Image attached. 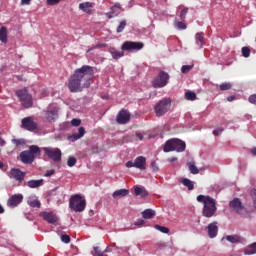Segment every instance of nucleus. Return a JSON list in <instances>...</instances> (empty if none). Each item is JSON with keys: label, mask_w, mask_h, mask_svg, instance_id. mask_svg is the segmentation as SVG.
Segmentation results:
<instances>
[{"label": "nucleus", "mask_w": 256, "mask_h": 256, "mask_svg": "<svg viewBox=\"0 0 256 256\" xmlns=\"http://www.w3.org/2000/svg\"><path fill=\"white\" fill-rule=\"evenodd\" d=\"M220 91H229L232 89V83L224 82L219 85Z\"/></svg>", "instance_id": "nucleus-36"}, {"label": "nucleus", "mask_w": 256, "mask_h": 256, "mask_svg": "<svg viewBox=\"0 0 256 256\" xmlns=\"http://www.w3.org/2000/svg\"><path fill=\"white\" fill-rule=\"evenodd\" d=\"M151 168H152L153 172L158 171V166H157V163L155 161L151 162Z\"/></svg>", "instance_id": "nucleus-55"}, {"label": "nucleus", "mask_w": 256, "mask_h": 256, "mask_svg": "<svg viewBox=\"0 0 256 256\" xmlns=\"http://www.w3.org/2000/svg\"><path fill=\"white\" fill-rule=\"evenodd\" d=\"M144 223H145V221L143 219H139V220L136 221L135 225L136 226H142V225H144Z\"/></svg>", "instance_id": "nucleus-57"}, {"label": "nucleus", "mask_w": 256, "mask_h": 256, "mask_svg": "<svg viewBox=\"0 0 256 256\" xmlns=\"http://www.w3.org/2000/svg\"><path fill=\"white\" fill-rule=\"evenodd\" d=\"M186 149V145L185 142L178 139V138H172L166 141L163 151L165 153H169V152H184V150Z\"/></svg>", "instance_id": "nucleus-4"}, {"label": "nucleus", "mask_w": 256, "mask_h": 256, "mask_svg": "<svg viewBox=\"0 0 256 256\" xmlns=\"http://www.w3.org/2000/svg\"><path fill=\"white\" fill-rule=\"evenodd\" d=\"M91 8H93V3L91 2H83L79 4V9L88 15L93 14V10H91Z\"/></svg>", "instance_id": "nucleus-22"}, {"label": "nucleus", "mask_w": 256, "mask_h": 256, "mask_svg": "<svg viewBox=\"0 0 256 256\" xmlns=\"http://www.w3.org/2000/svg\"><path fill=\"white\" fill-rule=\"evenodd\" d=\"M71 125L74 127H79L81 125V119H77V118L72 119Z\"/></svg>", "instance_id": "nucleus-50"}, {"label": "nucleus", "mask_w": 256, "mask_h": 256, "mask_svg": "<svg viewBox=\"0 0 256 256\" xmlns=\"http://www.w3.org/2000/svg\"><path fill=\"white\" fill-rule=\"evenodd\" d=\"M94 256H108L107 254H104L101 249H99V246H94Z\"/></svg>", "instance_id": "nucleus-43"}, {"label": "nucleus", "mask_w": 256, "mask_h": 256, "mask_svg": "<svg viewBox=\"0 0 256 256\" xmlns=\"http://www.w3.org/2000/svg\"><path fill=\"white\" fill-rule=\"evenodd\" d=\"M174 26L178 30H186V28H187V25L184 22H182V21H175L174 22Z\"/></svg>", "instance_id": "nucleus-39"}, {"label": "nucleus", "mask_w": 256, "mask_h": 256, "mask_svg": "<svg viewBox=\"0 0 256 256\" xmlns=\"http://www.w3.org/2000/svg\"><path fill=\"white\" fill-rule=\"evenodd\" d=\"M24 200V196L22 194H14L12 195L8 201L7 206L10 208L18 207Z\"/></svg>", "instance_id": "nucleus-14"}, {"label": "nucleus", "mask_w": 256, "mask_h": 256, "mask_svg": "<svg viewBox=\"0 0 256 256\" xmlns=\"http://www.w3.org/2000/svg\"><path fill=\"white\" fill-rule=\"evenodd\" d=\"M41 216L46 222L50 224L57 223V216L51 212H43Z\"/></svg>", "instance_id": "nucleus-21"}, {"label": "nucleus", "mask_w": 256, "mask_h": 256, "mask_svg": "<svg viewBox=\"0 0 256 256\" xmlns=\"http://www.w3.org/2000/svg\"><path fill=\"white\" fill-rule=\"evenodd\" d=\"M27 202L32 208H41V201L37 198L30 197Z\"/></svg>", "instance_id": "nucleus-29"}, {"label": "nucleus", "mask_w": 256, "mask_h": 256, "mask_svg": "<svg viewBox=\"0 0 256 256\" xmlns=\"http://www.w3.org/2000/svg\"><path fill=\"white\" fill-rule=\"evenodd\" d=\"M20 158L24 164H32L33 161H35V155L31 154L29 150L22 151L20 153Z\"/></svg>", "instance_id": "nucleus-17"}, {"label": "nucleus", "mask_w": 256, "mask_h": 256, "mask_svg": "<svg viewBox=\"0 0 256 256\" xmlns=\"http://www.w3.org/2000/svg\"><path fill=\"white\" fill-rule=\"evenodd\" d=\"M251 154H252L253 156H256V147H253V148L251 149Z\"/></svg>", "instance_id": "nucleus-62"}, {"label": "nucleus", "mask_w": 256, "mask_h": 256, "mask_svg": "<svg viewBox=\"0 0 256 256\" xmlns=\"http://www.w3.org/2000/svg\"><path fill=\"white\" fill-rule=\"evenodd\" d=\"M125 28H126V21L123 20L120 22L119 26L117 27V33H122Z\"/></svg>", "instance_id": "nucleus-46"}, {"label": "nucleus", "mask_w": 256, "mask_h": 256, "mask_svg": "<svg viewBox=\"0 0 256 256\" xmlns=\"http://www.w3.org/2000/svg\"><path fill=\"white\" fill-rule=\"evenodd\" d=\"M31 1H32V0H21V5H22V6L30 5V4H31Z\"/></svg>", "instance_id": "nucleus-56"}, {"label": "nucleus", "mask_w": 256, "mask_h": 256, "mask_svg": "<svg viewBox=\"0 0 256 256\" xmlns=\"http://www.w3.org/2000/svg\"><path fill=\"white\" fill-rule=\"evenodd\" d=\"M60 2H61V0H46V3L48 6L59 5Z\"/></svg>", "instance_id": "nucleus-49"}, {"label": "nucleus", "mask_w": 256, "mask_h": 256, "mask_svg": "<svg viewBox=\"0 0 256 256\" xmlns=\"http://www.w3.org/2000/svg\"><path fill=\"white\" fill-rule=\"evenodd\" d=\"M169 80V74L164 72V71H160L158 76L153 80L152 82V86L153 88H163L167 85Z\"/></svg>", "instance_id": "nucleus-9"}, {"label": "nucleus", "mask_w": 256, "mask_h": 256, "mask_svg": "<svg viewBox=\"0 0 256 256\" xmlns=\"http://www.w3.org/2000/svg\"><path fill=\"white\" fill-rule=\"evenodd\" d=\"M171 109V100L170 98H163L159 100L154 106V112L156 117L160 118L166 115Z\"/></svg>", "instance_id": "nucleus-5"}, {"label": "nucleus", "mask_w": 256, "mask_h": 256, "mask_svg": "<svg viewBox=\"0 0 256 256\" xmlns=\"http://www.w3.org/2000/svg\"><path fill=\"white\" fill-rule=\"evenodd\" d=\"M16 96L18 97L23 108L30 109L33 107V96L27 89L17 90Z\"/></svg>", "instance_id": "nucleus-6"}, {"label": "nucleus", "mask_w": 256, "mask_h": 256, "mask_svg": "<svg viewBox=\"0 0 256 256\" xmlns=\"http://www.w3.org/2000/svg\"><path fill=\"white\" fill-rule=\"evenodd\" d=\"M104 47H105V44H104V43H98V44H96V45L90 47V48L86 51V53L89 54V53H91V51H93V50H95V49H101V48H104Z\"/></svg>", "instance_id": "nucleus-41"}, {"label": "nucleus", "mask_w": 256, "mask_h": 256, "mask_svg": "<svg viewBox=\"0 0 256 256\" xmlns=\"http://www.w3.org/2000/svg\"><path fill=\"white\" fill-rule=\"evenodd\" d=\"M249 102H250L251 104L256 105V94L250 95V97H249Z\"/></svg>", "instance_id": "nucleus-53"}, {"label": "nucleus", "mask_w": 256, "mask_h": 256, "mask_svg": "<svg viewBox=\"0 0 256 256\" xmlns=\"http://www.w3.org/2000/svg\"><path fill=\"white\" fill-rule=\"evenodd\" d=\"M226 239H227V241H229L233 244L239 243L241 240L240 236H238V235H227Z\"/></svg>", "instance_id": "nucleus-35"}, {"label": "nucleus", "mask_w": 256, "mask_h": 256, "mask_svg": "<svg viewBox=\"0 0 256 256\" xmlns=\"http://www.w3.org/2000/svg\"><path fill=\"white\" fill-rule=\"evenodd\" d=\"M136 137H137L140 141L143 140V135H142V133H140V132H136Z\"/></svg>", "instance_id": "nucleus-59"}, {"label": "nucleus", "mask_w": 256, "mask_h": 256, "mask_svg": "<svg viewBox=\"0 0 256 256\" xmlns=\"http://www.w3.org/2000/svg\"><path fill=\"white\" fill-rule=\"evenodd\" d=\"M186 165H187L191 174H193V175L199 174V169L196 167V164H195L194 160L187 161Z\"/></svg>", "instance_id": "nucleus-26"}, {"label": "nucleus", "mask_w": 256, "mask_h": 256, "mask_svg": "<svg viewBox=\"0 0 256 256\" xmlns=\"http://www.w3.org/2000/svg\"><path fill=\"white\" fill-rule=\"evenodd\" d=\"M195 39H196L197 45L200 48H202L203 44H204V33L203 32L197 33L196 36H195Z\"/></svg>", "instance_id": "nucleus-32"}, {"label": "nucleus", "mask_w": 256, "mask_h": 256, "mask_svg": "<svg viewBox=\"0 0 256 256\" xmlns=\"http://www.w3.org/2000/svg\"><path fill=\"white\" fill-rule=\"evenodd\" d=\"M134 192L136 196L146 197L148 195V192L145 189L138 186L135 187Z\"/></svg>", "instance_id": "nucleus-34"}, {"label": "nucleus", "mask_w": 256, "mask_h": 256, "mask_svg": "<svg viewBox=\"0 0 256 256\" xmlns=\"http://www.w3.org/2000/svg\"><path fill=\"white\" fill-rule=\"evenodd\" d=\"M167 161H168L169 163H173V162L177 161V157H169V158L167 159Z\"/></svg>", "instance_id": "nucleus-58"}, {"label": "nucleus", "mask_w": 256, "mask_h": 256, "mask_svg": "<svg viewBox=\"0 0 256 256\" xmlns=\"http://www.w3.org/2000/svg\"><path fill=\"white\" fill-rule=\"evenodd\" d=\"M77 164V158L70 156L67 160L68 167H74Z\"/></svg>", "instance_id": "nucleus-40"}, {"label": "nucleus", "mask_w": 256, "mask_h": 256, "mask_svg": "<svg viewBox=\"0 0 256 256\" xmlns=\"http://www.w3.org/2000/svg\"><path fill=\"white\" fill-rule=\"evenodd\" d=\"M21 124H22V128L29 132H33L38 128L37 123L33 121L32 117L23 118L21 121Z\"/></svg>", "instance_id": "nucleus-13"}, {"label": "nucleus", "mask_w": 256, "mask_h": 256, "mask_svg": "<svg viewBox=\"0 0 256 256\" xmlns=\"http://www.w3.org/2000/svg\"><path fill=\"white\" fill-rule=\"evenodd\" d=\"M154 228L158 231H160L161 233H164V234H168L170 232V229L166 226H161L159 224H156L154 226Z\"/></svg>", "instance_id": "nucleus-38"}, {"label": "nucleus", "mask_w": 256, "mask_h": 256, "mask_svg": "<svg viewBox=\"0 0 256 256\" xmlns=\"http://www.w3.org/2000/svg\"><path fill=\"white\" fill-rule=\"evenodd\" d=\"M208 229V236L213 239L217 236L218 234V226H217V222L214 221L212 223H210L207 227Z\"/></svg>", "instance_id": "nucleus-20"}, {"label": "nucleus", "mask_w": 256, "mask_h": 256, "mask_svg": "<svg viewBox=\"0 0 256 256\" xmlns=\"http://www.w3.org/2000/svg\"><path fill=\"white\" fill-rule=\"evenodd\" d=\"M61 241L66 244H69L71 242V236H69L68 234H62Z\"/></svg>", "instance_id": "nucleus-47"}, {"label": "nucleus", "mask_w": 256, "mask_h": 256, "mask_svg": "<svg viewBox=\"0 0 256 256\" xmlns=\"http://www.w3.org/2000/svg\"><path fill=\"white\" fill-rule=\"evenodd\" d=\"M110 54L112 55V58L114 60H118L120 58H122L124 56V52L123 51H119V50H115V49H111L110 50Z\"/></svg>", "instance_id": "nucleus-31"}, {"label": "nucleus", "mask_w": 256, "mask_h": 256, "mask_svg": "<svg viewBox=\"0 0 256 256\" xmlns=\"http://www.w3.org/2000/svg\"><path fill=\"white\" fill-rule=\"evenodd\" d=\"M4 168H5V164L2 161H0V169L3 170Z\"/></svg>", "instance_id": "nucleus-64"}, {"label": "nucleus", "mask_w": 256, "mask_h": 256, "mask_svg": "<svg viewBox=\"0 0 256 256\" xmlns=\"http://www.w3.org/2000/svg\"><path fill=\"white\" fill-rule=\"evenodd\" d=\"M57 107L50 105L48 107V110L46 111V119L48 122H55V119L57 118Z\"/></svg>", "instance_id": "nucleus-18"}, {"label": "nucleus", "mask_w": 256, "mask_h": 256, "mask_svg": "<svg viewBox=\"0 0 256 256\" xmlns=\"http://www.w3.org/2000/svg\"><path fill=\"white\" fill-rule=\"evenodd\" d=\"M245 255H254L256 254V242L248 245L244 251Z\"/></svg>", "instance_id": "nucleus-30"}, {"label": "nucleus", "mask_w": 256, "mask_h": 256, "mask_svg": "<svg viewBox=\"0 0 256 256\" xmlns=\"http://www.w3.org/2000/svg\"><path fill=\"white\" fill-rule=\"evenodd\" d=\"M125 166L127 168H136L140 171H145L147 168L146 158L144 156H138L134 159V161H127Z\"/></svg>", "instance_id": "nucleus-8"}, {"label": "nucleus", "mask_w": 256, "mask_h": 256, "mask_svg": "<svg viewBox=\"0 0 256 256\" xmlns=\"http://www.w3.org/2000/svg\"><path fill=\"white\" fill-rule=\"evenodd\" d=\"M0 41L4 44L8 43V29L5 26L0 28Z\"/></svg>", "instance_id": "nucleus-25"}, {"label": "nucleus", "mask_w": 256, "mask_h": 256, "mask_svg": "<svg viewBox=\"0 0 256 256\" xmlns=\"http://www.w3.org/2000/svg\"><path fill=\"white\" fill-rule=\"evenodd\" d=\"M251 196H252L253 206L256 209V189L251 190Z\"/></svg>", "instance_id": "nucleus-51"}, {"label": "nucleus", "mask_w": 256, "mask_h": 256, "mask_svg": "<svg viewBox=\"0 0 256 256\" xmlns=\"http://www.w3.org/2000/svg\"><path fill=\"white\" fill-rule=\"evenodd\" d=\"M128 194H129V190L122 188V189H118V190L114 191L112 196L114 199L118 200V199L128 196Z\"/></svg>", "instance_id": "nucleus-23"}, {"label": "nucleus", "mask_w": 256, "mask_h": 256, "mask_svg": "<svg viewBox=\"0 0 256 256\" xmlns=\"http://www.w3.org/2000/svg\"><path fill=\"white\" fill-rule=\"evenodd\" d=\"M26 175H27V173L25 171H22L19 168H12L10 170L9 177H10V179H14L18 183H22L25 180Z\"/></svg>", "instance_id": "nucleus-12"}, {"label": "nucleus", "mask_w": 256, "mask_h": 256, "mask_svg": "<svg viewBox=\"0 0 256 256\" xmlns=\"http://www.w3.org/2000/svg\"><path fill=\"white\" fill-rule=\"evenodd\" d=\"M69 208L76 213H81L87 208V200L81 194H74L69 199Z\"/></svg>", "instance_id": "nucleus-3"}, {"label": "nucleus", "mask_w": 256, "mask_h": 256, "mask_svg": "<svg viewBox=\"0 0 256 256\" xmlns=\"http://www.w3.org/2000/svg\"><path fill=\"white\" fill-rule=\"evenodd\" d=\"M250 53H251V51H250L249 47L245 46L242 48V54H243L244 58H249Z\"/></svg>", "instance_id": "nucleus-48"}, {"label": "nucleus", "mask_w": 256, "mask_h": 256, "mask_svg": "<svg viewBox=\"0 0 256 256\" xmlns=\"http://www.w3.org/2000/svg\"><path fill=\"white\" fill-rule=\"evenodd\" d=\"M179 182L188 188L189 191L194 189V183L188 178H180Z\"/></svg>", "instance_id": "nucleus-28"}, {"label": "nucleus", "mask_w": 256, "mask_h": 256, "mask_svg": "<svg viewBox=\"0 0 256 256\" xmlns=\"http://www.w3.org/2000/svg\"><path fill=\"white\" fill-rule=\"evenodd\" d=\"M236 99V97L234 96V95H231V96H228L227 97V101L228 102H232V101H234Z\"/></svg>", "instance_id": "nucleus-60"}, {"label": "nucleus", "mask_w": 256, "mask_h": 256, "mask_svg": "<svg viewBox=\"0 0 256 256\" xmlns=\"http://www.w3.org/2000/svg\"><path fill=\"white\" fill-rule=\"evenodd\" d=\"M28 152L31 153V155H33V156L41 155V148H39V146H37V145H31L29 147Z\"/></svg>", "instance_id": "nucleus-33"}, {"label": "nucleus", "mask_w": 256, "mask_h": 256, "mask_svg": "<svg viewBox=\"0 0 256 256\" xmlns=\"http://www.w3.org/2000/svg\"><path fill=\"white\" fill-rule=\"evenodd\" d=\"M12 143L16 147L24 146L25 145V139H12Z\"/></svg>", "instance_id": "nucleus-42"}, {"label": "nucleus", "mask_w": 256, "mask_h": 256, "mask_svg": "<svg viewBox=\"0 0 256 256\" xmlns=\"http://www.w3.org/2000/svg\"><path fill=\"white\" fill-rule=\"evenodd\" d=\"M122 8L120 3H115L111 8L110 11L105 14L107 19H113L118 17L121 14Z\"/></svg>", "instance_id": "nucleus-16"}, {"label": "nucleus", "mask_w": 256, "mask_h": 256, "mask_svg": "<svg viewBox=\"0 0 256 256\" xmlns=\"http://www.w3.org/2000/svg\"><path fill=\"white\" fill-rule=\"evenodd\" d=\"M185 97H186V100L188 101H195L197 98V95L195 94V92L187 91L185 93Z\"/></svg>", "instance_id": "nucleus-37"}, {"label": "nucleus", "mask_w": 256, "mask_h": 256, "mask_svg": "<svg viewBox=\"0 0 256 256\" xmlns=\"http://www.w3.org/2000/svg\"><path fill=\"white\" fill-rule=\"evenodd\" d=\"M229 207L232 212H235L240 216H243V217L248 216L247 208L242 205V202L239 198H234L233 200H231Z\"/></svg>", "instance_id": "nucleus-7"}, {"label": "nucleus", "mask_w": 256, "mask_h": 256, "mask_svg": "<svg viewBox=\"0 0 256 256\" xmlns=\"http://www.w3.org/2000/svg\"><path fill=\"white\" fill-rule=\"evenodd\" d=\"M189 9L187 7L183 8V10L180 12V20L185 21L186 15L188 13Z\"/></svg>", "instance_id": "nucleus-45"}, {"label": "nucleus", "mask_w": 256, "mask_h": 256, "mask_svg": "<svg viewBox=\"0 0 256 256\" xmlns=\"http://www.w3.org/2000/svg\"><path fill=\"white\" fill-rule=\"evenodd\" d=\"M155 215H156L155 210L150 209V208L145 209V210L142 212V217H143L144 219H146V220H149V219L154 218Z\"/></svg>", "instance_id": "nucleus-27"}, {"label": "nucleus", "mask_w": 256, "mask_h": 256, "mask_svg": "<svg viewBox=\"0 0 256 256\" xmlns=\"http://www.w3.org/2000/svg\"><path fill=\"white\" fill-rule=\"evenodd\" d=\"M197 201L204 205L203 211H202V214L204 217L211 218L215 215L217 211V207H216V202L212 197H210L209 195L205 196L200 194L197 196Z\"/></svg>", "instance_id": "nucleus-2"}, {"label": "nucleus", "mask_w": 256, "mask_h": 256, "mask_svg": "<svg viewBox=\"0 0 256 256\" xmlns=\"http://www.w3.org/2000/svg\"><path fill=\"white\" fill-rule=\"evenodd\" d=\"M144 47L142 42L125 41L121 47L122 51H140Z\"/></svg>", "instance_id": "nucleus-11"}, {"label": "nucleus", "mask_w": 256, "mask_h": 256, "mask_svg": "<svg viewBox=\"0 0 256 256\" xmlns=\"http://www.w3.org/2000/svg\"><path fill=\"white\" fill-rule=\"evenodd\" d=\"M193 69V65H183L181 72L183 74H188Z\"/></svg>", "instance_id": "nucleus-44"}, {"label": "nucleus", "mask_w": 256, "mask_h": 256, "mask_svg": "<svg viewBox=\"0 0 256 256\" xmlns=\"http://www.w3.org/2000/svg\"><path fill=\"white\" fill-rule=\"evenodd\" d=\"M95 77V70L90 65H83L76 69L68 80V90L71 93H81L91 87V82Z\"/></svg>", "instance_id": "nucleus-1"}, {"label": "nucleus", "mask_w": 256, "mask_h": 256, "mask_svg": "<svg viewBox=\"0 0 256 256\" xmlns=\"http://www.w3.org/2000/svg\"><path fill=\"white\" fill-rule=\"evenodd\" d=\"M43 151H44L45 155L49 159L53 160L54 162L61 161V156H62L61 149L53 148V147H44Z\"/></svg>", "instance_id": "nucleus-10"}, {"label": "nucleus", "mask_w": 256, "mask_h": 256, "mask_svg": "<svg viewBox=\"0 0 256 256\" xmlns=\"http://www.w3.org/2000/svg\"><path fill=\"white\" fill-rule=\"evenodd\" d=\"M43 182H44L43 179H38V180L31 179L29 181L24 182V186H27L30 189H36L43 186Z\"/></svg>", "instance_id": "nucleus-19"}, {"label": "nucleus", "mask_w": 256, "mask_h": 256, "mask_svg": "<svg viewBox=\"0 0 256 256\" xmlns=\"http://www.w3.org/2000/svg\"><path fill=\"white\" fill-rule=\"evenodd\" d=\"M53 175H55V169L47 170L46 173L44 174L45 177H51Z\"/></svg>", "instance_id": "nucleus-52"}, {"label": "nucleus", "mask_w": 256, "mask_h": 256, "mask_svg": "<svg viewBox=\"0 0 256 256\" xmlns=\"http://www.w3.org/2000/svg\"><path fill=\"white\" fill-rule=\"evenodd\" d=\"M83 136H85V127L82 126V127H79L78 133H74V134H72V135L70 136V140H71L72 142H75V141H77V140L83 138Z\"/></svg>", "instance_id": "nucleus-24"}, {"label": "nucleus", "mask_w": 256, "mask_h": 256, "mask_svg": "<svg viewBox=\"0 0 256 256\" xmlns=\"http://www.w3.org/2000/svg\"><path fill=\"white\" fill-rule=\"evenodd\" d=\"M5 213V209L4 207L2 206V204H0V214H3Z\"/></svg>", "instance_id": "nucleus-63"}, {"label": "nucleus", "mask_w": 256, "mask_h": 256, "mask_svg": "<svg viewBox=\"0 0 256 256\" xmlns=\"http://www.w3.org/2000/svg\"><path fill=\"white\" fill-rule=\"evenodd\" d=\"M224 131L223 128H218L213 131L214 136H219Z\"/></svg>", "instance_id": "nucleus-54"}, {"label": "nucleus", "mask_w": 256, "mask_h": 256, "mask_svg": "<svg viewBox=\"0 0 256 256\" xmlns=\"http://www.w3.org/2000/svg\"><path fill=\"white\" fill-rule=\"evenodd\" d=\"M5 145H6V141L2 137H0V146L4 147Z\"/></svg>", "instance_id": "nucleus-61"}, {"label": "nucleus", "mask_w": 256, "mask_h": 256, "mask_svg": "<svg viewBox=\"0 0 256 256\" xmlns=\"http://www.w3.org/2000/svg\"><path fill=\"white\" fill-rule=\"evenodd\" d=\"M116 121L120 125H125V124L129 123V121H130V113L127 110L122 109L117 114Z\"/></svg>", "instance_id": "nucleus-15"}]
</instances>
